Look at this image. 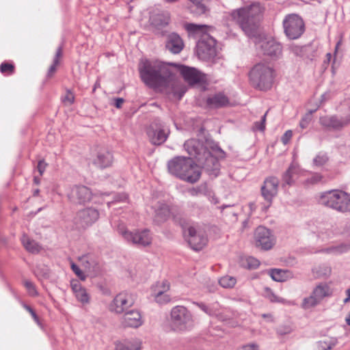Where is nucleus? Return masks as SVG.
Instances as JSON below:
<instances>
[{
    "label": "nucleus",
    "instance_id": "nucleus-55",
    "mask_svg": "<svg viewBox=\"0 0 350 350\" xmlns=\"http://www.w3.org/2000/svg\"><path fill=\"white\" fill-rule=\"evenodd\" d=\"M128 199V196L125 193H117L113 196V200L112 201L107 202L108 207H110L112 204H115L118 202H126Z\"/></svg>",
    "mask_w": 350,
    "mask_h": 350
},
{
    "label": "nucleus",
    "instance_id": "nucleus-61",
    "mask_svg": "<svg viewBox=\"0 0 350 350\" xmlns=\"http://www.w3.org/2000/svg\"><path fill=\"white\" fill-rule=\"evenodd\" d=\"M124 103V99L122 98H111L110 99V105L115 106L118 109H120Z\"/></svg>",
    "mask_w": 350,
    "mask_h": 350
},
{
    "label": "nucleus",
    "instance_id": "nucleus-7",
    "mask_svg": "<svg viewBox=\"0 0 350 350\" xmlns=\"http://www.w3.org/2000/svg\"><path fill=\"white\" fill-rule=\"evenodd\" d=\"M319 203L339 212H349L350 194L340 190L329 191L321 196Z\"/></svg>",
    "mask_w": 350,
    "mask_h": 350
},
{
    "label": "nucleus",
    "instance_id": "nucleus-33",
    "mask_svg": "<svg viewBox=\"0 0 350 350\" xmlns=\"http://www.w3.org/2000/svg\"><path fill=\"white\" fill-rule=\"evenodd\" d=\"M167 97L170 100H179L184 95L185 91L183 89H156Z\"/></svg>",
    "mask_w": 350,
    "mask_h": 350
},
{
    "label": "nucleus",
    "instance_id": "nucleus-36",
    "mask_svg": "<svg viewBox=\"0 0 350 350\" xmlns=\"http://www.w3.org/2000/svg\"><path fill=\"white\" fill-rule=\"evenodd\" d=\"M312 294L321 301L324 297L329 295V288L325 284H320L313 290Z\"/></svg>",
    "mask_w": 350,
    "mask_h": 350
},
{
    "label": "nucleus",
    "instance_id": "nucleus-56",
    "mask_svg": "<svg viewBox=\"0 0 350 350\" xmlns=\"http://www.w3.org/2000/svg\"><path fill=\"white\" fill-rule=\"evenodd\" d=\"M14 66L13 64L8 63V62H3L0 66V71L3 74L5 75H10L14 72Z\"/></svg>",
    "mask_w": 350,
    "mask_h": 350
},
{
    "label": "nucleus",
    "instance_id": "nucleus-20",
    "mask_svg": "<svg viewBox=\"0 0 350 350\" xmlns=\"http://www.w3.org/2000/svg\"><path fill=\"white\" fill-rule=\"evenodd\" d=\"M180 225L183 228V237L185 241L193 251H197V237L195 228L191 226L185 219L180 220Z\"/></svg>",
    "mask_w": 350,
    "mask_h": 350
},
{
    "label": "nucleus",
    "instance_id": "nucleus-23",
    "mask_svg": "<svg viewBox=\"0 0 350 350\" xmlns=\"http://www.w3.org/2000/svg\"><path fill=\"white\" fill-rule=\"evenodd\" d=\"M328 96L329 95L327 92L319 95L317 93L314 94L313 100L317 107L314 109H310L301 120L299 126L302 129H306L309 125V123L312 120V113L315 112L320 105L328 98Z\"/></svg>",
    "mask_w": 350,
    "mask_h": 350
},
{
    "label": "nucleus",
    "instance_id": "nucleus-6",
    "mask_svg": "<svg viewBox=\"0 0 350 350\" xmlns=\"http://www.w3.org/2000/svg\"><path fill=\"white\" fill-rule=\"evenodd\" d=\"M170 327L171 330L177 333L190 330L193 327L191 312L183 306L173 307L170 314Z\"/></svg>",
    "mask_w": 350,
    "mask_h": 350
},
{
    "label": "nucleus",
    "instance_id": "nucleus-19",
    "mask_svg": "<svg viewBox=\"0 0 350 350\" xmlns=\"http://www.w3.org/2000/svg\"><path fill=\"white\" fill-rule=\"evenodd\" d=\"M169 65L173 66L189 85L197 83V70L195 68L177 63H169Z\"/></svg>",
    "mask_w": 350,
    "mask_h": 350
},
{
    "label": "nucleus",
    "instance_id": "nucleus-15",
    "mask_svg": "<svg viewBox=\"0 0 350 350\" xmlns=\"http://www.w3.org/2000/svg\"><path fill=\"white\" fill-rule=\"evenodd\" d=\"M279 186V180L276 177L271 176L266 178L261 187V194L263 198L268 203L265 206L266 211L271 204L273 199L277 196Z\"/></svg>",
    "mask_w": 350,
    "mask_h": 350
},
{
    "label": "nucleus",
    "instance_id": "nucleus-49",
    "mask_svg": "<svg viewBox=\"0 0 350 350\" xmlns=\"http://www.w3.org/2000/svg\"><path fill=\"white\" fill-rule=\"evenodd\" d=\"M264 295L269 299L271 302H282L284 303L285 300L277 296L271 288L265 287L264 288Z\"/></svg>",
    "mask_w": 350,
    "mask_h": 350
},
{
    "label": "nucleus",
    "instance_id": "nucleus-10",
    "mask_svg": "<svg viewBox=\"0 0 350 350\" xmlns=\"http://www.w3.org/2000/svg\"><path fill=\"white\" fill-rule=\"evenodd\" d=\"M118 232L127 242L132 243L138 246L146 247L152 243V235L147 229L131 232L127 230L124 227H121L119 228Z\"/></svg>",
    "mask_w": 350,
    "mask_h": 350
},
{
    "label": "nucleus",
    "instance_id": "nucleus-50",
    "mask_svg": "<svg viewBox=\"0 0 350 350\" xmlns=\"http://www.w3.org/2000/svg\"><path fill=\"white\" fill-rule=\"evenodd\" d=\"M201 232H208L210 236L215 237L220 236V229L215 226L204 225L201 226Z\"/></svg>",
    "mask_w": 350,
    "mask_h": 350
},
{
    "label": "nucleus",
    "instance_id": "nucleus-54",
    "mask_svg": "<svg viewBox=\"0 0 350 350\" xmlns=\"http://www.w3.org/2000/svg\"><path fill=\"white\" fill-rule=\"evenodd\" d=\"M350 249V245L341 244L337 246L332 247L327 249V252L329 253H334L336 254H342L348 251Z\"/></svg>",
    "mask_w": 350,
    "mask_h": 350
},
{
    "label": "nucleus",
    "instance_id": "nucleus-41",
    "mask_svg": "<svg viewBox=\"0 0 350 350\" xmlns=\"http://www.w3.org/2000/svg\"><path fill=\"white\" fill-rule=\"evenodd\" d=\"M237 283V279L230 275H225L219 280V284L221 286L226 288H230L234 286Z\"/></svg>",
    "mask_w": 350,
    "mask_h": 350
},
{
    "label": "nucleus",
    "instance_id": "nucleus-40",
    "mask_svg": "<svg viewBox=\"0 0 350 350\" xmlns=\"http://www.w3.org/2000/svg\"><path fill=\"white\" fill-rule=\"evenodd\" d=\"M310 46L292 45L290 47L291 51L296 56L301 57L307 56V53L310 50Z\"/></svg>",
    "mask_w": 350,
    "mask_h": 350
},
{
    "label": "nucleus",
    "instance_id": "nucleus-42",
    "mask_svg": "<svg viewBox=\"0 0 350 350\" xmlns=\"http://www.w3.org/2000/svg\"><path fill=\"white\" fill-rule=\"evenodd\" d=\"M198 192L206 196L211 200V202L214 204H218L219 201L217 198H215V194L208 187L207 185L205 184L204 185H201L200 188H198Z\"/></svg>",
    "mask_w": 350,
    "mask_h": 350
},
{
    "label": "nucleus",
    "instance_id": "nucleus-39",
    "mask_svg": "<svg viewBox=\"0 0 350 350\" xmlns=\"http://www.w3.org/2000/svg\"><path fill=\"white\" fill-rule=\"evenodd\" d=\"M259 265L258 260L252 256H247L241 259V266L249 269H256Z\"/></svg>",
    "mask_w": 350,
    "mask_h": 350
},
{
    "label": "nucleus",
    "instance_id": "nucleus-31",
    "mask_svg": "<svg viewBox=\"0 0 350 350\" xmlns=\"http://www.w3.org/2000/svg\"><path fill=\"white\" fill-rule=\"evenodd\" d=\"M220 208L223 216L230 222L237 221V208L234 205H222Z\"/></svg>",
    "mask_w": 350,
    "mask_h": 350
},
{
    "label": "nucleus",
    "instance_id": "nucleus-64",
    "mask_svg": "<svg viewBox=\"0 0 350 350\" xmlns=\"http://www.w3.org/2000/svg\"><path fill=\"white\" fill-rule=\"evenodd\" d=\"M70 286L75 294L79 291H80L82 288H83L81 286V283L77 280H72L70 282Z\"/></svg>",
    "mask_w": 350,
    "mask_h": 350
},
{
    "label": "nucleus",
    "instance_id": "nucleus-60",
    "mask_svg": "<svg viewBox=\"0 0 350 350\" xmlns=\"http://www.w3.org/2000/svg\"><path fill=\"white\" fill-rule=\"evenodd\" d=\"M198 85H209V83H208L209 79H208V76L199 70H198Z\"/></svg>",
    "mask_w": 350,
    "mask_h": 350
},
{
    "label": "nucleus",
    "instance_id": "nucleus-62",
    "mask_svg": "<svg viewBox=\"0 0 350 350\" xmlns=\"http://www.w3.org/2000/svg\"><path fill=\"white\" fill-rule=\"evenodd\" d=\"M25 287L27 288V289L29 291V293L31 295H37V291L35 288V286L33 285V284L31 282V281H29V280H27L25 282Z\"/></svg>",
    "mask_w": 350,
    "mask_h": 350
},
{
    "label": "nucleus",
    "instance_id": "nucleus-22",
    "mask_svg": "<svg viewBox=\"0 0 350 350\" xmlns=\"http://www.w3.org/2000/svg\"><path fill=\"white\" fill-rule=\"evenodd\" d=\"M229 105V98L222 92L210 95L206 99V107L208 109L224 108Z\"/></svg>",
    "mask_w": 350,
    "mask_h": 350
},
{
    "label": "nucleus",
    "instance_id": "nucleus-57",
    "mask_svg": "<svg viewBox=\"0 0 350 350\" xmlns=\"http://www.w3.org/2000/svg\"><path fill=\"white\" fill-rule=\"evenodd\" d=\"M62 100L64 105H70L73 103L75 100L74 94L71 92L70 90H68L66 91V95L62 97Z\"/></svg>",
    "mask_w": 350,
    "mask_h": 350
},
{
    "label": "nucleus",
    "instance_id": "nucleus-1",
    "mask_svg": "<svg viewBox=\"0 0 350 350\" xmlns=\"http://www.w3.org/2000/svg\"><path fill=\"white\" fill-rule=\"evenodd\" d=\"M169 66V64L160 61L141 59L138 69L141 79L146 85H164L176 79Z\"/></svg>",
    "mask_w": 350,
    "mask_h": 350
},
{
    "label": "nucleus",
    "instance_id": "nucleus-8",
    "mask_svg": "<svg viewBox=\"0 0 350 350\" xmlns=\"http://www.w3.org/2000/svg\"><path fill=\"white\" fill-rule=\"evenodd\" d=\"M274 77V70L264 63L255 64L249 73L250 83L256 88L271 87L273 85Z\"/></svg>",
    "mask_w": 350,
    "mask_h": 350
},
{
    "label": "nucleus",
    "instance_id": "nucleus-3",
    "mask_svg": "<svg viewBox=\"0 0 350 350\" xmlns=\"http://www.w3.org/2000/svg\"><path fill=\"white\" fill-rule=\"evenodd\" d=\"M223 154L222 150L208 138H206L200 145L198 142V168H202L213 178L217 177L219 172L217 157Z\"/></svg>",
    "mask_w": 350,
    "mask_h": 350
},
{
    "label": "nucleus",
    "instance_id": "nucleus-18",
    "mask_svg": "<svg viewBox=\"0 0 350 350\" xmlns=\"http://www.w3.org/2000/svg\"><path fill=\"white\" fill-rule=\"evenodd\" d=\"M319 122L323 127L332 130H340L350 124L347 114L341 118L335 116H323L320 118Z\"/></svg>",
    "mask_w": 350,
    "mask_h": 350
},
{
    "label": "nucleus",
    "instance_id": "nucleus-51",
    "mask_svg": "<svg viewBox=\"0 0 350 350\" xmlns=\"http://www.w3.org/2000/svg\"><path fill=\"white\" fill-rule=\"evenodd\" d=\"M322 179L323 176L320 174L314 173L304 180V185L306 187H310L320 183Z\"/></svg>",
    "mask_w": 350,
    "mask_h": 350
},
{
    "label": "nucleus",
    "instance_id": "nucleus-25",
    "mask_svg": "<svg viewBox=\"0 0 350 350\" xmlns=\"http://www.w3.org/2000/svg\"><path fill=\"white\" fill-rule=\"evenodd\" d=\"M142 323V315L137 310H131L124 312L122 318V325L124 326L137 328L141 326Z\"/></svg>",
    "mask_w": 350,
    "mask_h": 350
},
{
    "label": "nucleus",
    "instance_id": "nucleus-37",
    "mask_svg": "<svg viewBox=\"0 0 350 350\" xmlns=\"http://www.w3.org/2000/svg\"><path fill=\"white\" fill-rule=\"evenodd\" d=\"M170 282L163 280L162 281L157 282L154 285L151 287L152 295H157V292L161 291V293H167L170 290Z\"/></svg>",
    "mask_w": 350,
    "mask_h": 350
},
{
    "label": "nucleus",
    "instance_id": "nucleus-14",
    "mask_svg": "<svg viewBox=\"0 0 350 350\" xmlns=\"http://www.w3.org/2000/svg\"><path fill=\"white\" fill-rule=\"evenodd\" d=\"M98 211L92 207L80 210L75 217V224L79 228H86L92 226L99 218Z\"/></svg>",
    "mask_w": 350,
    "mask_h": 350
},
{
    "label": "nucleus",
    "instance_id": "nucleus-48",
    "mask_svg": "<svg viewBox=\"0 0 350 350\" xmlns=\"http://www.w3.org/2000/svg\"><path fill=\"white\" fill-rule=\"evenodd\" d=\"M152 296L154 297V301L161 305L167 304L171 300V297L167 293H161V292L159 291L157 293V295Z\"/></svg>",
    "mask_w": 350,
    "mask_h": 350
},
{
    "label": "nucleus",
    "instance_id": "nucleus-11",
    "mask_svg": "<svg viewBox=\"0 0 350 350\" xmlns=\"http://www.w3.org/2000/svg\"><path fill=\"white\" fill-rule=\"evenodd\" d=\"M136 295L126 291L118 294L109 305V310L117 314L126 312V310L133 306L136 301Z\"/></svg>",
    "mask_w": 350,
    "mask_h": 350
},
{
    "label": "nucleus",
    "instance_id": "nucleus-26",
    "mask_svg": "<svg viewBox=\"0 0 350 350\" xmlns=\"http://www.w3.org/2000/svg\"><path fill=\"white\" fill-rule=\"evenodd\" d=\"M150 24L160 29L165 27L170 22V14L167 12H161L152 14L150 17Z\"/></svg>",
    "mask_w": 350,
    "mask_h": 350
},
{
    "label": "nucleus",
    "instance_id": "nucleus-28",
    "mask_svg": "<svg viewBox=\"0 0 350 350\" xmlns=\"http://www.w3.org/2000/svg\"><path fill=\"white\" fill-rule=\"evenodd\" d=\"M81 263L85 270L91 273H97L100 271L98 260L92 256H85L81 258Z\"/></svg>",
    "mask_w": 350,
    "mask_h": 350
},
{
    "label": "nucleus",
    "instance_id": "nucleus-38",
    "mask_svg": "<svg viewBox=\"0 0 350 350\" xmlns=\"http://www.w3.org/2000/svg\"><path fill=\"white\" fill-rule=\"evenodd\" d=\"M62 56V46L58 47L56 51L55 57L53 59V64L49 67L47 72V77H52L56 72L57 66L59 64V58Z\"/></svg>",
    "mask_w": 350,
    "mask_h": 350
},
{
    "label": "nucleus",
    "instance_id": "nucleus-24",
    "mask_svg": "<svg viewBox=\"0 0 350 350\" xmlns=\"http://www.w3.org/2000/svg\"><path fill=\"white\" fill-rule=\"evenodd\" d=\"M113 157L112 154L107 150H100L92 162L94 165L100 169H105L112 165Z\"/></svg>",
    "mask_w": 350,
    "mask_h": 350
},
{
    "label": "nucleus",
    "instance_id": "nucleus-4",
    "mask_svg": "<svg viewBox=\"0 0 350 350\" xmlns=\"http://www.w3.org/2000/svg\"><path fill=\"white\" fill-rule=\"evenodd\" d=\"M215 31L212 25L198 24V59L214 62L219 55L216 40L211 36Z\"/></svg>",
    "mask_w": 350,
    "mask_h": 350
},
{
    "label": "nucleus",
    "instance_id": "nucleus-34",
    "mask_svg": "<svg viewBox=\"0 0 350 350\" xmlns=\"http://www.w3.org/2000/svg\"><path fill=\"white\" fill-rule=\"evenodd\" d=\"M271 278L276 282H284L290 277V273L287 270L272 269L269 271Z\"/></svg>",
    "mask_w": 350,
    "mask_h": 350
},
{
    "label": "nucleus",
    "instance_id": "nucleus-21",
    "mask_svg": "<svg viewBox=\"0 0 350 350\" xmlns=\"http://www.w3.org/2000/svg\"><path fill=\"white\" fill-rule=\"evenodd\" d=\"M184 46L183 40L178 33L173 32L167 36L165 48L171 53H180L183 51Z\"/></svg>",
    "mask_w": 350,
    "mask_h": 350
},
{
    "label": "nucleus",
    "instance_id": "nucleus-59",
    "mask_svg": "<svg viewBox=\"0 0 350 350\" xmlns=\"http://www.w3.org/2000/svg\"><path fill=\"white\" fill-rule=\"evenodd\" d=\"M71 269L74 271V273L81 280H85L86 277L84 275L83 272L80 269V268L75 265V263H72Z\"/></svg>",
    "mask_w": 350,
    "mask_h": 350
},
{
    "label": "nucleus",
    "instance_id": "nucleus-30",
    "mask_svg": "<svg viewBox=\"0 0 350 350\" xmlns=\"http://www.w3.org/2000/svg\"><path fill=\"white\" fill-rule=\"evenodd\" d=\"M299 170L297 166L292 164L282 175L283 186L285 185H292L297 178Z\"/></svg>",
    "mask_w": 350,
    "mask_h": 350
},
{
    "label": "nucleus",
    "instance_id": "nucleus-46",
    "mask_svg": "<svg viewBox=\"0 0 350 350\" xmlns=\"http://www.w3.org/2000/svg\"><path fill=\"white\" fill-rule=\"evenodd\" d=\"M336 341H319L316 343L313 350H330L335 345Z\"/></svg>",
    "mask_w": 350,
    "mask_h": 350
},
{
    "label": "nucleus",
    "instance_id": "nucleus-45",
    "mask_svg": "<svg viewBox=\"0 0 350 350\" xmlns=\"http://www.w3.org/2000/svg\"><path fill=\"white\" fill-rule=\"evenodd\" d=\"M208 236V232H201V227L198 228V251L207 245Z\"/></svg>",
    "mask_w": 350,
    "mask_h": 350
},
{
    "label": "nucleus",
    "instance_id": "nucleus-13",
    "mask_svg": "<svg viewBox=\"0 0 350 350\" xmlns=\"http://www.w3.org/2000/svg\"><path fill=\"white\" fill-rule=\"evenodd\" d=\"M254 239L256 246L263 250H271L275 243V238L272 232L262 226L256 228Z\"/></svg>",
    "mask_w": 350,
    "mask_h": 350
},
{
    "label": "nucleus",
    "instance_id": "nucleus-47",
    "mask_svg": "<svg viewBox=\"0 0 350 350\" xmlns=\"http://www.w3.org/2000/svg\"><path fill=\"white\" fill-rule=\"evenodd\" d=\"M319 303L320 301L318 299H317L314 295L312 293V295L310 297L304 299L301 307L304 309H309L312 307L317 306Z\"/></svg>",
    "mask_w": 350,
    "mask_h": 350
},
{
    "label": "nucleus",
    "instance_id": "nucleus-27",
    "mask_svg": "<svg viewBox=\"0 0 350 350\" xmlns=\"http://www.w3.org/2000/svg\"><path fill=\"white\" fill-rule=\"evenodd\" d=\"M141 345V341L137 338L124 340L116 342L115 350H139Z\"/></svg>",
    "mask_w": 350,
    "mask_h": 350
},
{
    "label": "nucleus",
    "instance_id": "nucleus-12",
    "mask_svg": "<svg viewBox=\"0 0 350 350\" xmlns=\"http://www.w3.org/2000/svg\"><path fill=\"white\" fill-rule=\"evenodd\" d=\"M169 133L168 128L159 120H155L147 131L150 141L154 145H161L164 143Z\"/></svg>",
    "mask_w": 350,
    "mask_h": 350
},
{
    "label": "nucleus",
    "instance_id": "nucleus-5",
    "mask_svg": "<svg viewBox=\"0 0 350 350\" xmlns=\"http://www.w3.org/2000/svg\"><path fill=\"white\" fill-rule=\"evenodd\" d=\"M167 170L172 175L189 183L197 181V163L193 157L176 156L167 162Z\"/></svg>",
    "mask_w": 350,
    "mask_h": 350
},
{
    "label": "nucleus",
    "instance_id": "nucleus-53",
    "mask_svg": "<svg viewBox=\"0 0 350 350\" xmlns=\"http://www.w3.org/2000/svg\"><path fill=\"white\" fill-rule=\"evenodd\" d=\"M328 161V157L325 153H319L313 159V163L317 167H321L325 165Z\"/></svg>",
    "mask_w": 350,
    "mask_h": 350
},
{
    "label": "nucleus",
    "instance_id": "nucleus-52",
    "mask_svg": "<svg viewBox=\"0 0 350 350\" xmlns=\"http://www.w3.org/2000/svg\"><path fill=\"white\" fill-rule=\"evenodd\" d=\"M77 299L82 304H88L90 301V297L85 288H82L75 294Z\"/></svg>",
    "mask_w": 350,
    "mask_h": 350
},
{
    "label": "nucleus",
    "instance_id": "nucleus-17",
    "mask_svg": "<svg viewBox=\"0 0 350 350\" xmlns=\"http://www.w3.org/2000/svg\"><path fill=\"white\" fill-rule=\"evenodd\" d=\"M260 49L264 55L278 59L282 55V45L273 39L264 40L260 42Z\"/></svg>",
    "mask_w": 350,
    "mask_h": 350
},
{
    "label": "nucleus",
    "instance_id": "nucleus-43",
    "mask_svg": "<svg viewBox=\"0 0 350 350\" xmlns=\"http://www.w3.org/2000/svg\"><path fill=\"white\" fill-rule=\"evenodd\" d=\"M35 273L40 279H47L50 276V269L44 265L36 266Z\"/></svg>",
    "mask_w": 350,
    "mask_h": 350
},
{
    "label": "nucleus",
    "instance_id": "nucleus-16",
    "mask_svg": "<svg viewBox=\"0 0 350 350\" xmlns=\"http://www.w3.org/2000/svg\"><path fill=\"white\" fill-rule=\"evenodd\" d=\"M69 200L78 204H84L91 200L92 193L91 190L84 185H75L67 194Z\"/></svg>",
    "mask_w": 350,
    "mask_h": 350
},
{
    "label": "nucleus",
    "instance_id": "nucleus-32",
    "mask_svg": "<svg viewBox=\"0 0 350 350\" xmlns=\"http://www.w3.org/2000/svg\"><path fill=\"white\" fill-rule=\"evenodd\" d=\"M21 241L24 247L29 252L32 254H38L41 250V246L36 241L30 239L25 234H23L22 237Z\"/></svg>",
    "mask_w": 350,
    "mask_h": 350
},
{
    "label": "nucleus",
    "instance_id": "nucleus-35",
    "mask_svg": "<svg viewBox=\"0 0 350 350\" xmlns=\"http://www.w3.org/2000/svg\"><path fill=\"white\" fill-rule=\"evenodd\" d=\"M184 150L189 154L188 157H193L196 160L197 157V139L194 138L187 140L183 145Z\"/></svg>",
    "mask_w": 350,
    "mask_h": 350
},
{
    "label": "nucleus",
    "instance_id": "nucleus-63",
    "mask_svg": "<svg viewBox=\"0 0 350 350\" xmlns=\"http://www.w3.org/2000/svg\"><path fill=\"white\" fill-rule=\"evenodd\" d=\"M185 28L189 34H195L197 33V24L186 23L185 25Z\"/></svg>",
    "mask_w": 350,
    "mask_h": 350
},
{
    "label": "nucleus",
    "instance_id": "nucleus-58",
    "mask_svg": "<svg viewBox=\"0 0 350 350\" xmlns=\"http://www.w3.org/2000/svg\"><path fill=\"white\" fill-rule=\"evenodd\" d=\"M267 113H268V111L262 117L260 122H256L254 123V130L264 131V130L265 129L266 116H267Z\"/></svg>",
    "mask_w": 350,
    "mask_h": 350
},
{
    "label": "nucleus",
    "instance_id": "nucleus-2",
    "mask_svg": "<svg viewBox=\"0 0 350 350\" xmlns=\"http://www.w3.org/2000/svg\"><path fill=\"white\" fill-rule=\"evenodd\" d=\"M265 8L258 2H254L232 12V17L249 37L257 33L260 18Z\"/></svg>",
    "mask_w": 350,
    "mask_h": 350
},
{
    "label": "nucleus",
    "instance_id": "nucleus-9",
    "mask_svg": "<svg viewBox=\"0 0 350 350\" xmlns=\"http://www.w3.org/2000/svg\"><path fill=\"white\" fill-rule=\"evenodd\" d=\"M283 27L286 36L292 40L299 38L305 31L302 18L296 14L286 16L283 21Z\"/></svg>",
    "mask_w": 350,
    "mask_h": 350
},
{
    "label": "nucleus",
    "instance_id": "nucleus-29",
    "mask_svg": "<svg viewBox=\"0 0 350 350\" xmlns=\"http://www.w3.org/2000/svg\"><path fill=\"white\" fill-rule=\"evenodd\" d=\"M170 214L169 206L163 203L159 202L155 208L154 221L161 223L167 219Z\"/></svg>",
    "mask_w": 350,
    "mask_h": 350
},
{
    "label": "nucleus",
    "instance_id": "nucleus-44",
    "mask_svg": "<svg viewBox=\"0 0 350 350\" xmlns=\"http://www.w3.org/2000/svg\"><path fill=\"white\" fill-rule=\"evenodd\" d=\"M211 0H198V15H209Z\"/></svg>",
    "mask_w": 350,
    "mask_h": 350
}]
</instances>
